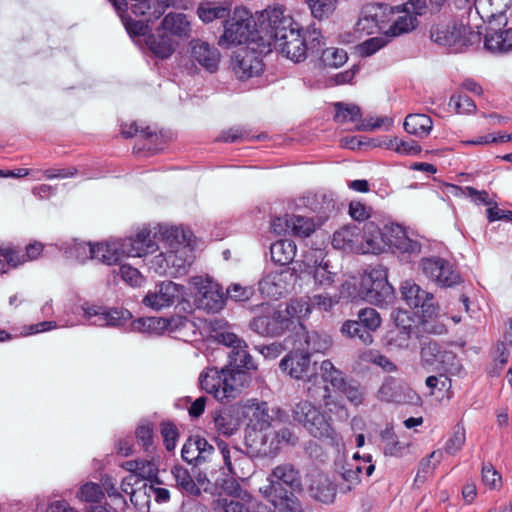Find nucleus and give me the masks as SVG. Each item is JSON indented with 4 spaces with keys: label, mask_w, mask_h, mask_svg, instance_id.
Listing matches in <instances>:
<instances>
[{
    "label": "nucleus",
    "mask_w": 512,
    "mask_h": 512,
    "mask_svg": "<svg viewBox=\"0 0 512 512\" xmlns=\"http://www.w3.org/2000/svg\"><path fill=\"white\" fill-rule=\"evenodd\" d=\"M292 40L278 44V51L295 63L306 59L305 38L302 32H289Z\"/></svg>",
    "instance_id": "473e14b6"
},
{
    "label": "nucleus",
    "mask_w": 512,
    "mask_h": 512,
    "mask_svg": "<svg viewBox=\"0 0 512 512\" xmlns=\"http://www.w3.org/2000/svg\"><path fill=\"white\" fill-rule=\"evenodd\" d=\"M495 9L492 1L487 3V13L491 14ZM483 21L488 22L484 35V47L493 54H505L512 51V27L504 28L507 25V19L500 20L499 16L486 17L485 10L476 9Z\"/></svg>",
    "instance_id": "9d476101"
},
{
    "label": "nucleus",
    "mask_w": 512,
    "mask_h": 512,
    "mask_svg": "<svg viewBox=\"0 0 512 512\" xmlns=\"http://www.w3.org/2000/svg\"><path fill=\"white\" fill-rule=\"evenodd\" d=\"M340 332L343 337L357 340L362 345H370L373 342V335L363 327L357 319H349L343 322Z\"/></svg>",
    "instance_id": "4c0bfd02"
},
{
    "label": "nucleus",
    "mask_w": 512,
    "mask_h": 512,
    "mask_svg": "<svg viewBox=\"0 0 512 512\" xmlns=\"http://www.w3.org/2000/svg\"><path fill=\"white\" fill-rule=\"evenodd\" d=\"M217 339L221 344L231 349L228 353L229 361L225 368L228 369L232 382L243 383L244 386L249 379L247 372L257 369V364L247 351V343L232 332L219 333Z\"/></svg>",
    "instance_id": "423d86ee"
},
{
    "label": "nucleus",
    "mask_w": 512,
    "mask_h": 512,
    "mask_svg": "<svg viewBox=\"0 0 512 512\" xmlns=\"http://www.w3.org/2000/svg\"><path fill=\"white\" fill-rule=\"evenodd\" d=\"M83 316L90 324L99 327H122L131 318L129 310L123 308H109L103 305L84 303Z\"/></svg>",
    "instance_id": "a211bd4d"
},
{
    "label": "nucleus",
    "mask_w": 512,
    "mask_h": 512,
    "mask_svg": "<svg viewBox=\"0 0 512 512\" xmlns=\"http://www.w3.org/2000/svg\"><path fill=\"white\" fill-rule=\"evenodd\" d=\"M430 38L433 42L448 47L451 52L458 53L480 41V33L454 21L447 24L433 25L430 29Z\"/></svg>",
    "instance_id": "6e6552de"
},
{
    "label": "nucleus",
    "mask_w": 512,
    "mask_h": 512,
    "mask_svg": "<svg viewBox=\"0 0 512 512\" xmlns=\"http://www.w3.org/2000/svg\"><path fill=\"white\" fill-rule=\"evenodd\" d=\"M66 253L69 255V257L83 263L88 259H93L95 253V244L78 241L75 239L73 243H71L67 248Z\"/></svg>",
    "instance_id": "603ef678"
},
{
    "label": "nucleus",
    "mask_w": 512,
    "mask_h": 512,
    "mask_svg": "<svg viewBox=\"0 0 512 512\" xmlns=\"http://www.w3.org/2000/svg\"><path fill=\"white\" fill-rule=\"evenodd\" d=\"M268 497L275 508L287 512H302L296 496L302 491V479L298 469L285 463L276 466L269 476Z\"/></svg>",
    "instance_id": "7ed1b4c3"
},
{
    "label": "nucleus",
    "mask_w": 512,
    "mask_h": 512,
    "mask_svg": "<svg viewBox=\"0 0 512 512\" xmlns=\"http://www.w3.org/2000/svg\"><path fill=\"white\" fill-rule=\"evenodd\" d=\"M315 231V225L311 218L300 215H291L290 234L298 238L309 237Z\"/></svg>",
    "instance_id": "8fccbe9b"
},
{
    "label": "nucleus",
    "mask_w": 512,
    "mask_h": 512,
    "mask_svg": "<svg viewBox=\"0 0 512 512\" xmlns=\"http://www.w3.org/2000/svg\"><path fill=\"white\" fill-rule=\"evenodd\" d=\"M432 128L433 121L425 114H409L404 121L405 131L419 138L428 136Z\"/></svg>",
    "instance_id": "e433bc0d"
},
{
    "label": "nucleus",
    "mask_w": 512,
    "mask_h": 512,
    "mask_svg": "<svg viewBox=\"0 0 512 512\" xmlns=\"http://www.w3.org/2000/svg\"><path fill=\"white\" fill-rule=\"evenodd\" d=\"M184 286L172 281H164L156 286L154 292H148L143 298V304L155 310L173 305L184 296Z\"/></svg>",
    "instance_id": "b1692460"
},
{
    "label": "nucleus",
    "mask_w": 512,
    "mask_h": 512,
    "mask_svg": "<svg viewBox=\"0 0 512 512\" xmlns=\"http://www.w3.org/2000/svg\"><path fill=\"white\" fill-rule=\"evenodd\" d=\"M428 7L427 0H408L402 7L380 6L378 10L383 15L386 14V11H389L392 14L396 11L397 13H407L417 17L424 15L427 12Z\"/></svg>",
    "instance_id": "de8ad7c7"
},
{
    "label": "nucleus",
    "mask_w": 512,
    "mask_h": 512,
    "mask_svg": "<svg viewBox=\"0 0 512 512\" xmlns=\"http://www.w3.org/2000/svg\"><path fill=\"white\" fill-rule=\"evenodd\" d=\"M388 148L393 149L401 155L415 156L418 155L422 148L415 140H402L394 137L389 141Z\"/></svg>",
    "instance_id": "bf43d9fd"
},
{
    "label": "nucleus",
    "mask_w": 512,
    "mask_h": 512,
    "mask_svg": "<svg viewBox=\"0 0 512 512\" xmlns=\"http://www.w3.org/2000/svg\"><path fill=\"white\" fill-rule=\"evenodd\" d=\"M44 245L34 241L25 247V252L18 246L0 247V274L16 269L27 261L36 260L42 253Z\"/></svg>",
    "instance_id": "4be33fe9"
},
{
    "label": "nucleus",
    "mask_w": 512,
    "mask_h": 512,
    "mask_svg": "<svg viewBox=\"0 0 512 512\" xmlns=\"http://www.w3.org/2000/svg\"><path fill=\"white\" fill-rule=\"evenodd\" d=\"M171 474L176 482V487L182 492L191 496H199L200 488L190 475L188 469L181 465H175L171 469Z\"/></svg>",
    "instance_id": "58836bf2"
},
{
    "label": "nucleus",
    "mask_w": 512,
    "mask_h": 512,
    "mask_svg": "<svg viewBox=\"0 0 512 512\" xmlns=\"http://www.w3.org/2000/svg\"><path fill=\"white\" fill-rule=\"evenodd\" d=\"M231 2L206 1L201 2L197 8V15L204 23H210L216 19H224L231 14Z\"/></svg>",
    "instance_id": "c756f323"
},
{
    "label": "nucleus",
    "mask_w": 512,
    "mask_h": 512,
    "mask_svg": "<svg viewBox=\"0 0 512 512\" xmlns=\"http://www.w3.org/2000/svg\"><path fill=\"white\" fill-rule=\"evenodd\" d=\"M454 189L460 190L463 194L467 195L471 198V200L477 204H483L489 207L494 206L495 201L491 200L489 198V194L486 190H477L474 187L466 186V187H460L456 185H452Z\"/></svg>",
    "instance_id": "0e129e2a"
},
{
    "label": "nucleus",
    "mask_w": 512,
    "mask_h": 512,
    "mask_svg": "<svg viewBox=\"0 0 512 512\" xmlns=\"http://www.w3.org/2000/svg\"><path fill=\"white\" fill-rule=\"evenodd\" d=\"M305 38V49H306V58L308 55L312 57H318L320 59V55L322 51L326 48L325 39L319 29L315 27V25H310L307 30L304 32Z\"/></svg>",
    "instance_id": "37998d69"
},
{
    "label": "nucleus",
    "mask_w": 512,
    "mask_h": 512,
    "mask_svg": "<svg viewBox=\"0 0 512 512\" xmlns=\"http://www.w3.org/2000/svg\"><path fill=\"white\" fill-rule=\"evenodd\" d=\"M296 252V244L289 239L278 240L270 246L271 259L280 266L292 263Z\"/></svg>",
    "instance_id": "c9c22d12"
},
{
    "label": "nucleus",
    "mask_w": 512,
    "mask_h": 512,
    "mask_svg": "<svg viewBox=\"0 0 512 512\" xmlns=\"http://www.w3.org/2000/svg\"><path fill=\"white\" fill-rule=\"evenodd\" d=\"M161 28L175 36H185L190 31V23L185 14L169 13L161 23Z\"/></svg>",
    "instance_id": "a19ab883"
},
{
    "label": "nucleus",
    "mask_w": 512,
    "mask_h": 512,
    "mask_svg": "<svg viewBox=\"0 0 512 512\" xmlns=\"http://www.w3.org/2000/svg\"><path fill=\"white\" fill-rule=\"evenodd\" d=\"M199 387L201 390L211 394L220 402H229L235 399L243 388V383L232 382L229 371L223 368H208L199 376Z\"/></svg>",
    "instance_id": "9b49d317"
},
{
    "label": "nucleus",
    "mask_w": 512,
    "mask_h": 512,
    "mask_svg": "<svg viewBox=\"0 0 512 512\" xmlns=\"http://www.w3.org/2000/svg\"><path fill=\"white\" fill-rule=\"evenodd\" d=\"M160 433L166 450L169 452L174 451L179 439L177 426L172 421H162L160 423Z\"/></svg>",
    "instance_id": "13d9d810"
},
{
    "label": "nucleus",
    "mask_w": 512,
    "mask_h": 512,
    "mask_svg": "<svg viewBox=\"0 0 512 512\" xmlns=\"http://www.w3.org/2000/svg\"><path fill=\"white\" fill-rule=\"evenodd\" d=\"M127 466L128 470L137 472L143 479L155 476V474H158L159 472L158 464L153 458L151 460L137 459L129 461L127 462Z\"/></svg>",
    "instance_id": "6e6d98bb"
},
{
    "label": "nucleus",
    "mask_w": 512,
    "mask_h": 512,
    "mask_svg": "<svg viewBox=\"0 0 512 512\" xmlns=\"http://www.w3.org/2000/svg\"><path fill=\"white\" fill-rule=\"evenodd\" d=\"M283 312L290 317L292 320L293 333L298 330L301 323V319L308 316L311 313L310 304L303 299L291 300Z\"/></svg>",
    "instance_id": "c03bdc74"
},
{
    "label": "nucleus",
    "mask_w": 512,
    "mask_h": 512,
    "mask_svg": "<svg viewBox=\"0 0 512 512\" xmlns=\"http://www.w3.org/2000/svg\"><path fill=\"white\" fill-rule=\"evenodd\" d=\"M151 236V231L144 228L140 230L134 237H129L121 243L122 252L129 257H143L147 254L154 253L158 249V245Z\"/></svg>",
    "instance_id": "393cba45"
},
{
    "label": "nucleus",
    "mask_w": 512,
    "mask_h": 512,
    "mask_svg": "<svg viewBox=\"0 0 512 512\" xmlns=\"http://www.w3.org/2000/svg\"><path fill=\"white\" fill-rule=\"evenodd\" d=\"M197 292L194 297L195 305L198 309H203L208 313L219 312L225 304V296L222 287L212 280H203L195 282Z\"/></svg>",
    "instance_id": "5701e85b"
},
{
    "label": "nucleus",
    "mask_w": 512,
    "mask_h": 512,
    "mask_svg": "<svg viewBox=\"0 0 512 512\" xmlns=\"http://www.w3.org/2000/svg\"><path fill=\"white\" fill-rule=\"evenodd\" d=\"M249 328L261 336L277 337L292 328V320L283 309L262 304L260 314L250 320Z\"/></svg>",
    "instance_id": "f8f14e48"
},
{
    "label": "nucleus",
    "mask_w": 512,
    "mask_h": 512,
    "mask_svg": "<svg viewBox=\"0 0 512 512\" xmlns=\"http://www.w3.org/2000/svg\"><path fill=\"white\" fill-rule=\"evenodd\" d=\"M335 115L334 120L338 123L358 122L361 117V109L356 104L336 102L334 104Z\"/></svg>",
    "instance_id": "09e8293b"
},
{
    "label": "nucleus",
    "mask_w": 512,
    "mask_h": 512,
    "mask_svg": "<svg viewBox=\"0 0 512 512\" xmlns=\"http://www.w3.org/2000/svg\"><path fill=\"white\" fill-rule=\"evenodd\" d=\"M292 270L294 272L312 275L315 285L323 288L332 286L336 276L334 272L329 270L328 262L321 261L317 264V261L315 260L314 263L311 264V261L308 258L301 262L296 261Z\"/></svg>",
    "instance_id": "a878e982"
},
{
    "label": "nucleus",
    "mask_w": 512,
    "mask_h": 512,
    "mask_svg": "<svg viewBox=\"0 0 512 512\" xmlns=\"http://www.w3.org/2000/svg\"><path fill=\"white\" fill-rule=\"evenodd\" d=\"M124 254L121 244L96 243L93 259H97L107 265H115L120 263Z\"/></svg>",
    "instance_id": "ea45409f"
},
{
    "label": "nucleus",
    "mask_w": 512,
    "mask_h": 512,
    "mask_svg": "<svg viewBox=\"0 0 512 512\" xmlns=\"http://www.w3.org/2000/svg\"><path fill=\"white\" fill-rule=\"evenodd\" d=\"M160 317L139 318L131 322V330L140 333L160 334Z\"/></svg>",
    "instance_id": "052dcab7"
},
{
    "label": "nucleus",
    "mask_w": 512,
    "mask_h": 512,
    "mask_svg": "<svg viewBox=\"0 0 512 512\" xmlns=\"http://www.w3.org/2000/svg\"><path fill=\"white\" fill-rule=\"evenodd\" d=\"M418 25L419 21L416 16L403 13L393 20L389 28L385 30V35L391 37L400 36L413 31Z\"/></svg>",
    "instance_id": "a18cd8bd"
},
{
    "label": "nucleus",
    "mask_w": 512,
    "mask_h": 512,
    "mask_svg": "<svg viewBox=\"0 0 512 512\" xmlns=\"http://www.w3.org/2000/svg\"><path fill=\"white\" fill-rule=\"evenodd\" d=\"M396 330L389 331V344L398 348H408L410 340L416 337L420 340L422 336L419 335L420 331H429L427 324L423 323L422 328L415 325V320L411 313L405 310L398 309L391 314Z\"/></svg>",
    "instance_id": "dca6fc26"
},
{
    "label": "nucleus",
    "mask_w": 512,
    "mask_h": 512,
    "mask_svg": "<svg viewBox=\"0 0 512 512\" xmlns=\"http://www.w3.org/2000/svg\"><path fill=\"white\" fill-rule=\"evenodd\" d=\"M292 418L312 437L328 440L331 444L338 442V435L333 427L331 417L310 401L298 402L292 409Z\"/></svg>",
    "instance_id": "20e7f679"
},
{
    "label": "nucleus",
    "mask_w": 512,
    "mask_h": 512,
    "mask_svg": "<svg viewBox=\"0 0 512 512\" xmlns=\"http://www.w3.org/2000/svg\"><path fill=\"white\" fill-rule=\"evenodd\" d=\"M293 347L279 362L280 370L295 380L307 381V394L310 398L327 399L331 391L327 386L314 388L319 376L311 368V355L325 353L332 345L330 337L317 331H308L304 325H300L292 336Z\"/></svg>",
    "instance_id": "f03ea898"
},
{
    "label": "nucleus",
    "mask_w": 512,
    "mask_h": 512,
    "mask_svg": "<svg viewBox=\"0 0 512 512\" xmlns=\"http://www.w3.org/2000/svg\"><path fill=\"white\" fill-rule=\"evenodd\" d=\"M223 34L218 39V45L224 48L241 45L257 40L256 22L252 13L245 7H236L224 21Z\"/></svg>",
    "instance_id": "0eeeda50"
},
{
    "label": "nucleus",
    "mask_w": 512,
    "mask_h": 512,
    "mask_svg": "<svg viewBox=\"0 0 512 512\" xmlns=\"http://www.w3.org/2000/svg\"><path fill=\"white\" fill-rule=\"evenodd\" d=\"M449 104L454 106L458 114H469L476 110L475 102L469 96L461 93L453 94Z\"/></svg>",
    "instance_id": "338daca9"
},
{
    "label": "nucleus",
    "mask_w": 512,
    "mask_h": 512,
    "mask_svg": "<svg viewBox=\"0 0 512 512\" xmlns=\"http://www.w3.org/2000/svg\"><path fill=\"white\" fill-rule=\"evenodd\" d=\"M159 233L166 241L170 250L166 252L165 261L176 269L179 274H185L193 263L192 242L194 235L189 228L160 226Z\"/></svg>",
    "instance_id": "39448f33"
},
{
    "label": "nucleus",
    "mask_w": 512,
    "mask_h": 512,
    "mask_svg": "<svg viewBox=\"0 0 512 512\" xmlns=\"http://www.w3.org/2000/svg\"><path fill=\"white\" fill-rule=\"evenodd\" d=\"M146 45L151 53L161 60L168 59L175 51L173 41L166 33L149 34Z\"/></svg>",
    "instance_id": "f704fd0d"
},
{
    "label": "nucleus",
    "mask_w": 512,
    "mask_h": 512,
    "mask_svg": "<svg viewBox=\"0 0 512 512\" xmlns=\"http://www.w3.org/2000/svg\"><path fill=\"white\" fill-rule=\"evenodd\" d=\"M320 62L324 67L339 68L348 60V54L344 49L329 47L322 51Z\"/></svg>",
    "instance_id": "3c124183"
},
{
    "label": "nucleus",
    "mask_w": 512,
    "mask_h": 512,
    "mask_svg": "<svg viewBox=\"0 0 512 512\" xmlns=\"http://www.w3.org/2000/svg\"><path fill=\"white\" fill-rule=\"evenodd\" d=\"M309 495L322 503H332L336 496V489L330 480L323 474L314 475L308 487Z\"/></svg>",
    "instance_id": "2f4dec72"
},
{
    "label": "nucleus",
    "mask_w": 512,
    "mask_h": 512,
    "mask_svg": "<svg viewBox=\"0 0 512 512\" xmlns=\"http://www.w3.org/2000/svg\"><path fill=\"white\" fill-rule=\"evenodd\" d=\"M420 266L423 274L439 287H454L463 282L458 269L447 259L441 257L423 258Z\"/></svg>",
    "instance_id": "4468645a"
},
{
    "label": "nucleus",
    "mask_w": 512,
    "mask_h": 512,
    "mask_svg": "<svg viewBox=\"0 0 512 512\" xmlns=\"http://www.w3.org/2000/svg\"><path fill=\"white\" fill-rule=\"evenodd\" d=\"M267 25L266 31L270 39L273 40L275 49L278 50V44L292 40L289 35L291 32H302L299 24L294 21L290 15L285 14L282 6H277L266 10Z\"/></svg>",
    "instance_id": "f3484780"
},
{
    "label": "nucleus",
    "mask_w": 512,
    "mask_h": 512,
    "mask_svg": "<svg viewBox=\"0 0 512 512\" xmlns=\"http://www.w3.org/2000/svg\"><path fill=\"white\" fill-rule=\"evenodd\" d=\"M104 496L102 487L99 484L88 482L82 485L77 492V497L85 502H99Z\"/></svg>",
    "instance_id": "e2e57ef3"
},
{
    "label": "nucleus",
    "mask_w": 512,
    "mask_h": 512,
    "mask_svg": "<svg viewBox=\"0 0 512 512\" xmlns=\"http://www.w3.org/2000/svg\"><path fill=\"white\" fill-rule=\"evenodd\" d=\"M388 233H395L396 237L392 244V253L399 252L401 254L418 255L421 252L422 246L418 241L410 239L406 231L400 225H394L393 228L388 230Z\"/></svg>",
    "instance_id": "72a5a7b5"
},
{
    "label": "nucleus",
    "mask_w": 512,
    "mask_h": 512,
    "mask_svg": "<svg viewBox=\"0 0 512 512\" xmlns=\"http://www.w3.org/2000/svg\"><path fill=\"white\" fill-rule=\"evenodd\" d=\"M242 408L239 405H230L213 412L215 429L223 435L231 436L240 427Z\"/></svg>",
    "instance_id": "bb28decb"
},
{
    "label": "nucleus",
    "mask_w": 512,
    "mask_h": 512,
    "mask_svg": "<svg viewBox=\"0 0 512 512\" xmlns=\"http://www.w3.org/2000/svg\"><path fill=\"white\" fill-rule=\"evenodd\" d=\"M425 384L430 389V394H434L436 389L439 391L445 390L447 392V397H451L449 395L452 387L451 379L445 373L428 376L426 378Z\"/></svg>",
    "instance_id": "69168bd1"
},
{
    "label": "nucleus",
    "mask_w": 512,
    "mask_h": 512,
    "mask_svg": "<svg viewBox=\"0 0 512 512\" xmlns=\"http://www.w3.org/2000/svg\"><path fill=\"white\" fill-rule=\"evenodd\" d=\"M321 376H319V381L316 382L314 388H318V386H327L330 384L334 391L339 392L340 389H343L346 384V376L345 373L334 366V364L326 359L322 361L320 365Z\"/></svg>",
    "instance_id": "7c9ffc66"
},
{
    "label": "nucleus",
    "mask_w": 512,
    "mask_h": 512,
    "mask_svg": "<svg viewBox=\"0 0 512 512\" xmlns=\"http://www.w3.org/2000/svg\"><path fill=\"white\" fill-rule=\"evenodd\" d=\"M219 452L204 437L192 435L185 441L181 457L193 465L196 481L207 485L204 489H213L219 494L239 496L241 486L234 478L229 446L225 441H217Z\"/></svg>",
    "instance_id": "f257e3e1"
},
{
    "label": "nucleus",
    "mask_w": 512,
    "mask_h": 512,
    "mask_svg": "<svg viewBox=\"0 0 512 512\" xmlns=\"http://www.w3.org/2000/svg\"><path fill=\"white\" fill-rule=\"evenodd\" d=\"M135 437L143 451L148 456H153L157 449L153 424L150 422L139 424L135 430Z\"/></svg>",
    "instance_id": "79ce46f5"
},
{
    "label": "nucleus",
    "mask_w": 512,
    "mask_h": 512,
    "mask_svg": "<svg viewBox=\"0 0 512 512\" xmlns=\"http://www.w3.org/2000/svg\"><path fill=\"white\" fill-rule=\"evenodd\" d=\"M121 134L126 139L140 137L144 140L150 141L151 143H156L160 138L156 132L150 129V127H140L136 122L122 125Z\"/></svg>",
    "instance_id": "864d4df0"
},
{
    "label": "nucleus",
    "mask_w": 512,
    "mask_h": 512,
    "mask_svg": "<svg viewBox=\"0 0 512 512\" xmlns=\"http://www.w3.org/2000/svg\"><path fill=\"white\" fill-rule=\"evenodd\" d=\"M161 333L168 331L170 333L181 332L194 326L186 316L175 315L168 318L160 317Z\"/></svg>",
    "instance_id": "4d7b16f0"
},
{
    "label": "nucleus",
    "mask_w": 512,
    "mask_h": 512,
    "mask_svg": "<svg viewBox=\"0 0 512 512\" xmlns=\"http://www.w3.org/2000/svg\"><path fill=\"white\" fill-rule=\"evenodd\" d=\"M495 9L492 1L487 3V13L491 14ZM483 21L488 22L484 35V47L493 54H505L512 51V27L504 28L507 25V19L500 20L499 16L486 17L485 10L476 9Z\"/></svg>",
    "instance_id": "1a4fd4ad"
},
{
    "label": "nucleus",
    "mask_w": 512,
    "mask_h": 512,
    "mask_svg": "<svg viewBox=\"0 0 512 512\" xmlns=\"http://www.w3.org/2000/svg\"><path fill=\"white\" fill-rule=\"evenodd\" d=\"M378 398L381 401L396 404L418 405L420 396L410 388L403 380L389 376L386 377L378 390Z\"/></svg>",
    "instance_id": "aec40b11"
},
{
    "label": "nucleus",
    "mask_w": 512,
    "mask_h": 512,
    "mask_svg": "<svg viewBox=\"0 0 512 512\" xmlns=\"http://www.w3.org/2000/svg\"><path fill=\"white\" fill-rule=\"evenodd\" d=\"M191 46L192 59L208 72H216L221 57L218 49L201 40H193Z\"/></svg>",
    "instance_id": "cd10ccee"
},
{
    "label": "nucleus",
    "mask_w": 512,
    "mask_h": 512,
    "mask_svg": "<svg viewBox=\"0 0 512 512\" xmlns=\"http://www.w3.org/2000/svg\"><path fill=\"white\" fill-rule=\"evenodd\" d=\"M420 360L423 367H434L439 371L448 372L455 365L456 354L444 344L430 337L420 338Z\"/></svg>",
    "instance_id": "2eb2a0df"
},
{
    "label": "nucleus",
    "mask_w": 512,
    "mask_h": 512,
    "mask_svg": "<svg viewBox=\"0 0 512 512\" xmlns=\"http://www.w3.org/2000/svg\"><path fill=\"white\" fill-rule=\"evenodd\" d=\"M311 15L317 20L329 19L337 9L340 0H304Z\"/></svg>",
    "instance_id": "49530a36"
},
{
    "label": "nucleus",
    "mask_w": 512,
    "mask_h": 512,
    "mask_svg": "<svg viewBox=\"0 0 512 512\" xmlns=\"http://www.w3.org/2000/svg\"><path fill=\"white\" fill-rule=\"evenodd\" d=\"M264 67L261 54L250 49L239 50L233 55L230 62L232 72L241 81L260 76Z\"/></svg>",
    "instance_id": "412c9836"
},
{
    "label": "nucleus",
    "mask_w": 512,
    "mask_h": 512,
    "mask_svg": "<svg viewBox=\"0 0 512 512\" xmlns=\"http://www.w3.org/2000/svg\"><path fill=\"white\" fill-rule=\"evenodd\" d=\"M380 13L376 11L374 15L364 16L356 23V29L366 31L367 34H372L375 30L384 29V21H379Z\"/></svg>",
    "instance_id": "774afa93"
},
{
    "label": "nucleus",
    "mask_w": 512,
    "mask_h": 512,
    "mask_svg": "<svg viewBox=\"0 0 512 512\" xmlns=\"http://www.w3.org/2000/svg\"><path fill=\"white\" fill-rule=\"evenodd\" d=\"M402 299L413 309H417L423 317L431 318L438 312V304L432 293L423 290L412 281H405L401 286Z\"/></svg>",
    "instance_id": "6ab92c4d"
},
{
    "label": "nucleus",
    "mask_w": 512,
    "mask_h": 512,
    "mask_svg": "<svg viewBox=\"0 0 512 512\" xmlns=\"http://www.w3.org/2000/svg\"><path fill=\"white\" fill-rule=\"evenodd\" d=\"M365 299L375 305H387L394 300V288L387 280V271L382 266L372 268L362 279Z\"/></svg>",
    "instance_id": "ddd939ff"
},
{
    "label": "nucleus",
    "mask_w": 512,
    "mask_h": 512,
    "mask_svg": "<svg viewBox=\"0 0 512 512\" xmlns=\"http://www.w3.org/2000/svg\"><path fill=\"white\" fill-rule=\"evenodd\" d=\"M121 19L125 26L127 33L130 36H145L150 31L149 23L147 20H135L132 17L121 13Z\"/></svg>",
    "instance_id": "680f3d73"
},
{
    "label": "nucleus",
    "mask_w": 512,
    "mask_h": 512,
    "mask_svg": "<svg viewBox=\"0 0 512 512\" xmlns=\"http://www.w3.org/2000/svg\"><path fill=\"white\" fill-rule=\"evenodd\" d=\"M384 232V226L380 227L374 222L365 223L362 239L366 244V252L379 254L387 251Z\"/></svg>",
    "instance_id": "c85d7f7f"
},
{
    "label": "nucleus",
    "mask_w": 512,
    "mask_h": 512,
    "mask_svg": "<svg viewBox=\"0 0 512 512\" xmlns=\"http://www.w3.org/2000/svg\"><path fill=\"white\" fill-rule=\"evenodd\" d=\"M358 322L373 334L381 326V316L379 312L371 307L360 309L357 313Z\"/></svg>",
    "instance_id": "5fc2aeb1"
}]
</instances>
